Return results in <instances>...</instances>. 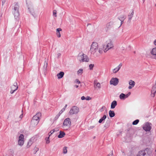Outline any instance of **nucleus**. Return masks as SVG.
I'll return each mask as SVG.
<instances>
[{"label": "nucleus", "instance_id": "1", "mask_svg": "<svg viewBox=\"0 0 156 156\" xmlns=\"http://www.w3.org/2000/svg\"><path fill=\"white\" fill-rule=\"evenodd\" d=\"M98 44L96 42H93L91 45L90 52L95 56H99L98 52Z\"/></svg>", "mask_w": 156, "mask_h": 156}, {"label": "nucleus", "instance_id": "2", "mask_svg": "<svg viewBox=\"0 0 156 156\" xmlns=\"http://www.w3.org/2000/svg\"><path fill=\"white\" fill-rule=\"evenodd\" d=\"M114 47L112 42L110 40L107 41L103 45V48L104 49L105 52H106L110 49Z\"/></svg>", "mask_w": 156, "mask_h": 156}, {"label": "nucleus", "instance_id": "3", "mask_svg": "<svg viewBox=\"0 0 156 156\" xmlns=\"http://www.w3.org/2000/svg\"><path fill=\"white\" fill-rule=\"evenodd\" d=\"M78 59L80 62H88L89 59L87 55L82 53H80L78 55Z\"/></svg>", "mask_w": 156, "mask_h": 156}, {"label": "nucleus", "instance_id": "4", "mask_svg": "<svg viewBox=\"0 0 156 156\" xmlns=\"http://www.w3.org/2000/svg\"><path fill=\"white\" fill-rule=\"evenodd\" d=\"M79 111V109L76 106H73L70 109L69 113L70 115L77 114Z\"/></svg>", "mask_w": 156, "mask_h": 156}, {"label": "nucleus", "instance_id": "5", "mask_svg": "<svg viewBox=\"0 0 156 156\" xmlns=\"http://www.w3.org/2000/svg\"><path fill=\"white\" fill-rule=\"evenodd\" d=\"M151 123L147 122L144 125L143 129L146 131H149L151 128Z\"/></svg>", "mask_w": 156, "mask_h": 156}, {"label": "nucleus", "instance_id": "6", "mask_svg": "<svg viewBox=\"0 0 156 156\" xmlns=\"http://www.w3.org/2000/svg\"><path fill=\"white\" fill-rule=\"evenodd\" d=\"M24 138L23 134H21L19 137L18 144L21 146H22L24 143Z\"/></svg>", "mask_w": 156, "mask_h": 156}, {"label": "nucleus", "instance_id": "7", "mask_svg": "<svg viewBox=\"0 0 156 156\" xmlns=\"http://www.w3.org/2000/svg\"><path fill=\"white\" fill-rule=\"evenodd\" d=\"M137 156H149V155L147 152V150L146 149L139 151Z\"/></svg>", "mask_w": 156, "mask_h": 156}, {"label": "nucleus", "instance_id": "8", "mask_svg": "<svg viewBox=\"0 0 156 156\" xmlns=\"http://www.w3.org/2000/svg\"><path fill=\"white\" fill-rule=\"evenodd\" d=\"M18 88V86L17 85V83L16 82L14 83L13 85L11 87V90L10 93L11 94H13Z\"/></svg>", "mask_w": 156, "mask_h": 156}, {"label": "nucleus", "instance_id": "9", "mask_svg": "<svg viewBox=\"0 0 156 156\" xmlns=\"http://www.w3.org/2000/svg\"><path fill=\"white\" fill-rule=\"evenodd\" d=\"M71 121L69 118H67L65 119L63 123V125L64 126L69 127L71 125Z\"/></svg>", "mask_w": 156, "mask_h": 156}, {"label": "nucleus", "instance_id": "10", "mask_svg": "<svg viewBox=\"0 0 156 156\" xmlns=\"http://www.w3.org/2000/svg\"><path fill=\"white\" fill-rule=\"evenodd\" d=\"M119 83V79L117 78H112L110 81V84L114 86L117 85Z\"/></svg>", "mask_w": 156, "mask_h": 156}, {"label": "nucleus", "instance_id": "11", "mask_svg": "<svg viewBox=\"0 0 156 156\" xmlns=\"http://www.w3.org/2000/svg\"><path fill=\"white\" fill-rule=\"evenodd\" d=\"M41 116V114L40 112H38L36 114V115H34L32 119L38 121L39 122L40 120V118Z\"/></svg>", "mask_w": 156, "mask_h": 156}, {"label": "nucleus", "instance_id": "12", "mask_svg": "<svg viewBox=\"0 0 156 156\" xmlns=\"http://www.w3.org/2000/svg\"><path fill=\"white\" fill-rule=\"evenodd\" d=\"M151 53L152 55L153 58L156 60V47L152 49L151 51Z\"/></svg>", "mask_w": 156, "mask_h": 156}, {"label": "nucleus", "instance_id": "13", "mask_svg": "<svg viewBox=\"0 0 156 156\" xmlns=\"http://www.w3.org/2000/svg\"><path fill=\"white\" fill-rule=\"evenodd\" d=\"M134 12L133 11H131L129 14L128 17V22H131V20L132 19V18L133 16Z\"/></svg>", "mask_w": 156, "mask_h": 156}, {"label": "nucleus", "instance_id": "14", "mask_svg": "<svg viewBox=\"0 0 156 156\" xmlns=\"http://www.w3.org/2000/svg\"><path fill=\"white\" fill-rule=\"evenodd\" d=\"M122 66V63H120L117 67L113 69V72L115 73H116L119 70Z\"/></svg>", "mask_w": 156, "mask_h": 156}, {"label": "nucleus", "instance_id": "15", "mask_svg": "<svg viewBox=\"0 0 156 156\" xmlns=\"http://www.w3.org/2000/svg\"><path fill=\"white\" fill-rule=\"evenodd\" d=\"M39 122L38 121H36L32 119L31 121L30 125L32 127H35L37 125Z\"/></svg>", "mask_w": 156, "mask_h": 156}, {"label": "nucleus", "instance_id": "16", "mask_svg": "<svg viewBox=\"0 0 156 156\" xmlns=\"http://www.w3.org/2000/svg\"><path fill=\"white\" fill-rule=\"evenodd\" d=\"M19 5L17 3H15L13 4L11 6L12 9H13V10H18L19 9Z\"/></svg>", "mask_w": 156, "mask_h": 156}, {"label": "nucleus", "instance_id": "17", "mask_svg": "<svg viewBox=\"0 0 156 156\" xmlns=\"http://www.w3.org/2000/svg\"><path fill=\"white\" fill-rule=\"evenodd\" d=\"M13 13L15 19H17L20 16L19 10H14Z\"/></svg>", "mask_w": 156, "mask_h": 156}, {"label": "nucleus", "instance_id": "18", "mask_svg": "<svg viewBox=\"0 0 156 156\" xmlns=\"http://www.w3.org/2000/svg\"><path fill=\"white\" fill-rule=\"evenodd\" d=\"M113 24L114 22L113 21H110L108 22L106 24V28L108 30L111 29L112 27Z\"/></svg>", "mask_w": 156, "mask_h": 156}, {"label": "nucleus", "instance_id": "19", "mask_svg": "<svg viewBox=\"0 0 156 156\" xmlns=\"http://www.w3.org/2000/svg\"><path fill=\"white\" fill-rule=\"evenodd\" d=\"M129 84L130 86H129L128 88L129 89H131L134 87L135 85V83L133 81L130 80L129 82Z\"/></svg>", "mask_w": 156, "mask_h": 156}, {"label": "nucleus", "instance_id": "20", "mask_svg": "<svg viewBox=\"0 0 156 156\" xmlns=\"http://www.w3.org/2000/svg\"><path fill=\"white\" fill-rule=\"evenodd\" d=\"M94 86L95 88L97 87L100 89L101 87V84L97 82V80H95L94 81Z\"/></svg>", "mask_w": 156, "mask_h": 156}, {"label": "nucleus", "instance_id": "21", "mask_svg": "<svg viewBox=\"0 0 156 156\" xmlns=\"http://www.w3.org/2000/svg\"><path fill=\"white\" fill-rule=\"evenodd\" d=\"M117 105V101H113L111 104V108L113 109L115 108V107Z\"/></svg>", "mask_w": 156, "mask_h": 156}, {"label": "nucleus", "instance_id": "22", "mask_svg": "<svg viewBox=\"0 0 156 156\" xmlns=\"http://www.w3.org/2000/svg\"><path fill=\"white\" fill-rule=\"evenodd\" d=\"M64 73L63 72H60L59 73L57 74V76L58 79H61L62 78L64 75Z\"/></svg>", "mask_w": 156, "mask_h": 156}, {"label": "nucleus", "instance_id": "23", "mask_svg": "<svg viewBox=\"0 0 156 156\" xmlns=\"http://www.w3.org/2000/svg\"><path fill=\"white\" fill-rule=\"evenodd\" d=\"M65 135V133L64 132L60 131V133L58 135V137L59 138H62Z\"/></svg>", "mask_w": 156, "mask_h": 156}, {"label": "nucleus", "instance_id": "24", "mask_svg": "<svg viewBox=\"0 0 156 156\" xmlns=\"http://www.w3.org/2000/svg\"><path fill=\"white\" fill-rule=\"evenodd\" d=\"M109 116L110 117H113L115 115V113L114 111L110 110L109 112Z\"/></svg>", "mask_w": 156, "mask_h": 156}, {"label": "nucleus", "instance_id": "25", "mask_svg": "<svg viewBox=\"0 0 156 156\" xmlns=\"http://www.w3.org/2000/svg\"><path fill=\"white\" fill-rule=\"evenodd\" d=\"M106 115H104L103 116L99 119L98 122L99 123H101L103 121L105 120V119L106 118Z\"/></svg>", "mask_w": 156, "mask_h": 156}, {"label": "nucleus", "instance_id": "26", "mask_svg": "<svg viewBox=\"0 0 156 156\" xmlns=\"http://www.w3.org/2000/svg\"><path fill=\"white\" fill-rule=\"evenodd\" d=\"M126 16L124 15L121 16H120L118 17V19L120 20H124L125 19H126Z\"/></svg>", "mask_w": 156, "mask_h": 156}, {"label": "nucleus", "instance_id": "27", "mask_svg": "<svg viewBox=\"0 0 156 156\" xmlns=\"http://www.w3.org/2000/svg\"><path fill=\"white\" fill-rule=\"evenodd\" d=\"M103 48H100L98 49V52L99 54V56L101 54L104 50L103 49Z\"/></svg>", "mask_w": 156, "mask_h": 156}, {"label": "nucleus", "instance_id": "28", "mask_svg": "<svg viewBox=\"0 0 156 156\" xmlns=\"http://www.w3.org/2000/svg\"><path fill=\"white\" fill-rule=\"evenodd\" d=\"M125 96H126V95H125V94H124L123 93H122L120 94V95L119 96V97H120V99H124L125 98H126Z\"/></svg>", "mask_w": 156, "mask_h": 156}, {"label": "nucleus", "instance_id": "29", "mask_svg": "<svg viewBox=\"0 0 156 156\" xmlns=\"http://www.w3.org/2000/svg\"><path fill=\"white\" fill-rule=\"evenodd\" d=\"M32 143L31 141H29L27 143V148H29L30 147L31 145L32 144Z\"/></svg>", "mask_w": 156, "mask_h": 156}, {"label": "nucleus", "instance_id": "30", "mask_svg": "<svg viewBox=\"0 0 156 156\" xmlns=\"http://www.w3.org/2000/svg\"><path fill=\"white\" fill-rule=\"evenodd\" d=\"M67 147H63V153L64 154H66L67 153Z\"/></svg>", "mask_w": 156, "mask_h": 156}, {"label": "nucleus", "instance_id": "31", "mask_svg": "<svg viewBox=\"0 0 156 156\" xmlns=\"http://www.w3.org/2000/svg\"><path fill=\"white\" fill-rule=\"evenodd\" d=\"M67 106V105H65V107L63 108H62V109L59 112L60 114H61L62 112L65 110V108H66Z\"/></svg>", "mask_w": 156, "mask_h": 156}, {"label": "nucleus", "instance_id": "32", "mask_svg": "<svg viewBox=\"0 0 156 156\" xmlns=\"http://www.w3.org/2000/svg\"><path fill=\"white\" fill-rule=\"evenodd\" d=\"M39 150V148L37 147H35L34 148V154H36L37 152Z\"/></svg>", "mask_w": 156, "mask_h": 156}, {"label": "nucleus", "instance_id": "33", "mask_svg": "<svg viewBox=\"0 0 156 156\" xmlns=\"http://www.w3.org/2000/svg\"><path fill=\"white\" fill-rule=\"evenodd\" d=\"M83 69H79L77 72V73L78 75L80 74L81 75L83 73Z\"/></svg>", "mask_w": 156, "mask_h": 156}, {"label": "nucleus", "instance_id": "34", "mask_svg": "<svg viewBox=\"0 0 156 156\" xmlns=\"http://www.w3.org/2000/svg\"><path fill=\"white\" fill-rule=\"evenodd\" d=\"M139 121V119H136L133 122L132 124L133 125H136L138 123Z\"/></svg>", "mask_w": 156, "mask_h": 156}, {"label": "nucleus", "instance_id": "35", "mask_svg": "<svg viewBox=\"0 0 156 156\" xmlns=\"http://www.w3.org/2000/svg\"><path fill=\"white\" fill-rule=\"evenodd\" d=\"M48 66V62L46 61H45L44 62V68L45 70L46 69L47 66Z\"/></svg>", "mask_w": 156, "mask_h": 156}, {"label": "nucleus", "instance_id": "36", "mask_svg": "<svg viewBox=\"0 0 156 156\" xmlns=\"http://www.w3.org/2000/svg\"><path fill=\"white\" fill-rule=\"evenodd\" d=\"M94 66V64H90L89 65V68L90 70H91L93 69V68Z\"/></svg>", "mask_w": 156, "mask_h": 156}, {"label": "nucleus", "instance_id": "37", "mask_svg": "<svg viewBox=\"0 0 156 156\" xmlns=\"http://www.w3.org/2000/svg\"><path fill=\"white\" fill-rule=\"evenodd\" d=\"M49 137L48 138H45V140H46V143L47 144H49V143H50V141H49Z\"/></svg>", "mask_w": 156, "mask_h": 156}, {"label": "nucleus", "instance_id": "38", "mask_svg": "<svg viewBox=\"0 0 156 156\" xmlns=\"http://www.w3.org/2000/svg\"><path fill=\"white\" fill-rule=\"evenodd\" d=\"M61 114H60V113L59 112L58 113V114L55 117V118H54V119L55 120H56L58 118V117H59V116H60V115H61Z\"/></svg>", "mask_w": 156, "mask_h": 156}, {"label": "nucleus", "instance_id": "39", "mask_svg": "<svg viewBox=\"0 0 156 156\" xmlns=\"http://www.w3.org/2000/svg\"><path fill=\"white\" fill-rule=\"evenodd\" d=\"M55 131V129L51 130L50 133H49V136L51 135Z\"/></svg>", "mask_w": 156, "mask_h": 156}, {"label": "nucleus", "instance_id": "40", "mask_svg": "<svg viewBox=\"0 0 156 156\" xmlns=\"http://www.w3.org/2000/svg\"><path fill=\"white\" fill-rule=\"evenodd\" d=\"M56 13H57L56 10H53V15L55 17H56V16H57Z\"/></svg>", "mask_w": 156, "mask_h": 156}, {"label": "nucleus", "instance_id": "41", "mask_svg": "<svg viewBox=\"0 0 156 156\" xmlns=\"http://www.w3.org/2000/svg\"><path fill=\"white\" fill-rule=\"evenodd\" d=\"M56 35H57V36L58 37H61V34H60V32H56Z\"/></svg>", "mask_w": 156, "mask_h": 156}, {"label": "nucleus", "instance_id": "42", "mask_svg": "<svg viewBox=\"0 0 156 156\" xmlns=\"http://www.w3.org/2000/svg\"><path fill=\"white\" fill-rule=\"evenodd\" d=\"M130 92H129L127 94H125L126 98H127V97H128L130 95Z\"/></svg>", "mask_w": 156, "mask_h": 156}, {"label": "nucleus", "instance_id": "43", "mask_svg": "<svg viewBox=\"0 0 156 156\" xmlns=\"http://www.w3.org/2000/svg\"><path fill=\"white\" fill-rule=\"evenodd\" d=\"M62 30V29L60 28H58L56 29V32H60Z\"/></svg>", "mask_w": 156, "mask_h": 156}, {"label": "nucleus", "instance_id": "44", "mask_svg": "<svg viewBox=\"0 0 156 156\" xmlns=\"http://www.w3.org/2000/svg\"><path fill=\"white\" fill-rule=\"evenodd\" d=\"M86 100H89L91 99V98H90V97L87 96V97L86 98Z\"/></svg>", "mask_w": 156, "mask_h": 156}, {"label": "nucleus", "instance_id": "45", "mask_svg": "<svg viewBox=\"0 0 156 156\" xmlns=\"http://www.w3.org/2000/svg\"><path fill=\"white\" fill-rule=\"evenodd\" d=\"M105 127H108L109 126V124L108 123H106L105 125Z\"/></svg>", "mask_w": 156, "mask_h": 156}, {"label": "nucleus", "instance_id": "46", "mask_svg": "<svg viewBox=\"0 0 156 156\" xmlns=\"http://www.w3.org/2000/svg\"><path fill=\"white\" fill-rule=\"evenodd\" d=\"M6 0H2V5H3L6 2Z\"/></svg>", "mask_w": 156, "mask_h": 156}, {"label": "nucleus", "instance_id": "47", "mask_svg": "<svg viewBox=\"0 0 156 156\" xmlns=\"http://www.w3.org/2000/svg\"><path fill=\"white\" fill-rule=\"evenodd\" d=\"M76 82L78 83H80V81L78 79H76Z\"/></svg>", "mask_w": 156, "mask_h": 156}, {"label": "nucleus", "instance_id": "48", "mask_svg": "<svg viewBox=\"0 0 156 156\" xmlns=\"http://www.w3.org/2000/svg\"><path fill=\"white\" fill-rule=\"evenodd\" d=\"M94 127V126H90L89 127V129H93Z\"/></svg>", "mask_w": 156, "mask_h": 156}, {"label": "nucleus", "instance_id": "49", "mask_svg": "<svg viewBox=\"0 0 156 156\" xmlns=\"http://www.w3.org/2000/svg\"><path fill=\"white\" fill-rule=\"evenodd\" d=\"M120 21H121V24H120V25L119 26V27H120L122 25L123 23V21L124 20H120Z\"/></svg>", "mask_w": 156, "mask_h": 156}, {"label": "nucleus", "instance_id": "50", "mask_svg": "<svg viewBox=\"0 0 156 156\" xmlns=\"http://www.w3.org/2000/svg\"><path fill=\"white\" fill-rule=\"evenodd\" d=\"M85 98H86L84 96H83L81 98V99L82 100H85V99H86Z\"/></svg>", "mask_w": 156, "mask_h": 156}, {"label": "nucleus", "instance_id": "51", "mask_svg": "<svg viewBox=\"0 0 156 156\" xmlns=\"http://www.w3.org/2000/svg\"><path fill=\"white\" fill-rule=\"evenodd\" d=\"M61 54L60 53H58L57 54L58 58H59V57L61 56Z\"/></svg>", "mask_w": 156, "mask_h": 156}, {"label": "nucleus", "instance_id": "52", "mask_svg": "<svg viewBox=\"0 0 156 156\" xmlns=\"http://www.w3.org/2000/svg\"><path fill=\"white\" fill-rule=\"evenodd\" d=\"M112 153L111 154H108V156H113L112 151Z\"/></svg>", "mask_w": 156, "mask_h": 156}, {"label": "nucleus", "instance_id": "53", "mask_svg": "<svg viewBox=\"0 0 156 156\" xmlns=\"http://www.w3.org/2000/svg\"><path fill=\"white\" fill-rule=\"evenodd\" d=\"M154 44L156 45V40H155L154 41Z\"/></svg>", "mask_w": 156, "mask_h": 156}, {"label": "nucleus", "instance_id": "54", "mask_svg": "<svg viewBox=\"0 0 156 156\" xmlns=\"http://www.w3.org/2000/svg\"><path fill=\"white\" fill-rule=\"evenodd\" d=\"M22 115H23V114H21V115H20V118H22V117H23Z\"/></svg>", "mask_w": 156, "mask_h": 156}, {"label": "nucleus", "instance_id": "55", "mask_svg": "<svg viewBox=\"0 0 156 156\" xmlns=\"http://www.w3.org/2000/svg\"><path fill=\"white\" fill-rule=\"evenodd\" d=\"M75 87L76 88H78V87L79 86H78V85H76Z\"/></svg>", "mask_w": 156, "mask_h": 156}]
</instances>
